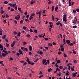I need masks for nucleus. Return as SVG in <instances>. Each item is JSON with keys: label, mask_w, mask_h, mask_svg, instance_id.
I'll list each match as a JSON object with an SVG mask.
<instances>
[{"label": "nucleus", "mask_w": 79, "mask_h": 79, "mask_svg": "<svg viewBox=\"0 0 79 79\" xmlns=\"http://www.w3.org/2000/svg\"><path fill=\"white\" fill-rule=\"evenodd\" d=\"M63 21H64L65 23H66L67 21V20L66 19V15L64 14L63 16Z\"/></svg>", "instance_id": "f257e3e1"}, {"label": "nucleus", "mask_w": 79, "mask_h": 79, "mask_svg": "<svg viewBox=\"0 0 79 79\" xmlns=\"http://www.w3.org/2000/svg\"><path fill=\"white\" fill-rule=\"evenodd\" d=\"M15 18L16 20H19L20 18V16L17 15V16H15Z\"/></svg>", "instance_id": "f03ea898"}, {"label": "nucleus", "mask_w": 79, "mask_h": 79, "mask_svg": "<svg viewBox=\"0 0 79 79\" xmlns=\"http://www.w3.org/2000/svg\"><path fill=\"white\" fill-rule=\"evenodd\" d=\"M0 48L1 51H2L3 50V46L2 44H0Z\"/></svg>", "instance_id": "7ed1b4c3"}, {"label": "nucleus", "mask_w": 79, "mask_h": 79, "mask_svg": "<svg viewBox=\"0 0 79 79\" xmlns=\"http://www.w3.org/2000/svg\"><path fill=\"white\" fill-rule=\"evenodd\" d=\"M49 60H47V62L44 64V65H47V64H49Z\"/></svg>", "instance_id": "20e7f679"}, {"label": "nucleus", "mask_w": 79, "mask_h": 79, "mask_svg": "<svg viewBox=\"0 0 79 79\" xmlns=\"http://www.w3.org/2000/svg\"><path fill=\"white\" fill-rule=\"evenodd\" d=\"M32 46L31 45L29 47V50L30 52H32Z\"/></svg>", "instance_id": "39448f33"}, {"label": "nucleus", "mask_w": 79, "mask_h": 79, "mask_svg": "<svg viewBox=\"0 0 79 79\" xmlns=\"http://www.w3.org/2000/svg\"><path fill=\"white\" fill-rule=\"evenodd\" d=\"M46 61H47V60L46 59H43V61H42V63L43 64H45V63H46Z\"/></svg>", "instance_id": "423d86ee"}, {"label": "nucleus", "mask_w": 79, "mask_h": 79, "mask_svg": "<svg viewBox=\"0 0 79 79\" xmlns=\"http://www.w3.org/2000/svg\"><path fill=\"white\" fill-rule=\"evenodd\" d=\"M66 43L67 44H69L71 43V41H70V40H66Z\"/></svg>", "instance_id": "0eeeda50"}, {"label": "nucleus", "mask_w": 79, "mask_h": 79, "mask_svg": "<svg viewBox=\"0 0 79 79\" xmlns=\"http://www.w3.org/2000/svg\"><path fill=\"white\" fill-rule=\"evenodd\" d=\"M2 52L5 53L6 54H8V52L6 50H3Z\"/></svg>", "instance_id": "6e6552de"}, {"label": "nucleus", "mask_w": 79, "mask_h": 79, "mask_svg": "<svg viewBox=\"0 0 79 79\" xmlns=\"http://www.w3.org/2000/svg\"><path fill=\"white\" fill-rule=\"evenodd\" d=\"M32 19H33V17L31 15L29 18V19L30 20V21H31L32 20Z\"/></svg>", "instance_id": "1a4fd4ad"}, {"label": "nucleus", "mask_w": 79, "mask_h": 79, "mask_svg": "<svg viewBox=\"0 0 79 79\" xmlns=\"http://www.w3.org/2000/svg\"><path fill=\"white\" fill-rule=\"evenodd\" d=\"M16 4L14 3V4H12V6H11V7H15V6H16Z\"/></svg>", "instance_id": "9d476101"}, {"label": "nucleus", "mask_w": 79, "mask_h": 79, "mask_svg": "<svg viewBox=\"0 0 79 79\" xmlns=\"http://www.w3.org/2000/svg\"><path fill=\"white\" fill-rule=\"evenodd\" d=\"M51 71H52V69L51 68H50V69H48V72H50Z\"/></svg>", "instance_id": "9b49d317"}, {"label": "nucleus", "mask_w": 79, "mask_h": 79, "mask_svg": "<svg viewBox=\"0 0 79 79\" xmlns=\"http://www.w3.org/2000/svg\"><path fill=\"white\" fill-rule=\"evenodd\" d=\"M58 6L56 7L55 8V11H57V10H58Z\"/></svg>", "instance_id": "f8f14e48"}, {"label": "nucleus", "mask_w": 79, "mask_h": 79, "mask_svg": "<svg viewBox=\"0 0 79 79\" xmlns=\"http://www.w3.org/2000/svg\"><path fill=\"white\" fill-rule=\"evenodd\" d=\"M26 28H27V27H25V26H24L23 27V29H24L25 31H26Z\"/></svg>", "instance_id": "ddd939ff"}, {"label": "nucleus", "mask_w": 79, "mask_h": 79, "mask_svg": "<svg viewBox=\"0 0 79 79\" xmlns=\"http://www.w3.org/2000/svg\"><path fill=\"white\" fill-rule=\"evenodd\" d=\"M35 0L33 2H31L30 3L31 5H33L34 3H35Z\"/></svg>", "instance_id": "4468645a"}, {"label": "nucleus", "mask_w": 79, "mask_h": 79, "mask_svg": "<svg viewBox=\"0 0 79 79\" xmlns=\"http://www.w3.org/2000/svg\"><path fill=\"white\" fill-rule=\"evenodd\" d=\"M63 42L64 44H66V41H65V38H64Z\"/></svg>", "instance_id": "2eb2a0df"}, {"label": "nucleus", "mask_w": 79, "mask_h": 79, "mask_svg": "<svg viewBox=\"0 0 79 79\" xmlns=\"http://www.w3.org/2000/svg\"><path fill=\"white\" fill-rule=\"evenodd\" d=\"M18 10L20 12H22V11H21V8L18 7Z\"/></svg>", "instance_id": "dca6fc26"}, {"label": "nucleus", "mask_w": 79, "mask_h": 79, "mask_svg": "<svg viewBox=\"0 0 79 79\" xmlns=\"http://www.w3.org/2000/svg\"><path fill=\"white\" fill-rule=\"evenodd\" d=\"M60 21H58L56 23V24L57 25H59V24H60Z\"/></svg>", "instance_id": "f3484780"}, {"label": "nucleus", "mask_w": 79, "mask_h": 79, "mask_svg": "<svg viewBox=\"0 0 79 79\" xmlns=\"http://www.w3.org/2000/svg\"><path fill=\"white\" fill-rule=\"evenodd\" d=\"M52 19L53 21H55V18H54V16L53 15H52Z\"/></svg>", "instance_id": "a211bd4d"}, {"label": "nucleus", "mask_w": 79, "mask_h": 79, "mask_svg": "<svg viewBox=\"0 0 79 79\" xmlns=\"http://www.w3.org/2000/svg\"><path fill=\"white\" fill-rule=\"evenodd\" d=\"M55 66L57 68H58L59 66H58V64H57V62H56Z\"/></svg>", "instance_id": "6ab92c4d"}, {"label": "nucleus", "mask_w": 79, "mask_h": 79, "mask_svg": "<svg viewBox=\"0 0 79 79\" xmlns=\"http://www.w3.org/2000/svg\"><path fill=\"white\" fill-rule=\"evenodd\" d=\"M71 70L72 71H74V69L73 67L71 68Z\"/></svg>", "instance_id": "aec40b11"}, {"label": "nucleus", "mask_w": 79, "mask_h": 79, "mask_svg": "<svg viewBox=\"0 0 79 79\" xmlns=\"http://www.w3.org/2000/svg\"><path fill=\"white\" fill-rule=\"evenodd\" d=\"M72 28L73 29H76V28H77V26L76 25H75L72 27Z\"/></svg>", "instance_id": "412c9836"}, {"label": "nucleus", "mask_w": 79, "mask_h": 79, "mask_svg": "<svg viewBox=\"0 0 79 79\" xmlns=\"http://www.w3.org/2000/svg\"><path fill=\"white\" fill-rule=\"evenodd\" d=\"M64 58H66V57H67V56L64 53Z\"/></svg>", "instance_id": "4be33fe9"}, {"label": "nucleus", "mask_w": 79, "mask_h": 79, "mask_svg": "<svg viewBox=\"0 0 79 79\" xmlns=\"http://www.w3.org/2000/svg\"><path fill=\"white\" fill-rule=\"evenodd\" d=\"M4 12H5V11L2 10H1L0 11V13L1 14H3V13H4Z\"/></svg>", "instance_id": "5701e85b"}, {"label": "nucleus", "mask_w": 79, "mask_h": 79, "mask_svg": "<svg viewBox=\"0 0 79 79\" xmlns=\"http://www.w3.org/2000/svg\"><path fill=\"white\" fill-rule=\"evenodd\" d=\"M54 10H55V8L54 7V6H52V11H54Z\"/></svg>", "instance_id": "b1692460"}, {"label": "nucleus", "mask_w": 79, "mask_h": 79, "mask_svg": "<svg viewBox=\"0 0 79 79\" xmlns=\"http://www.w3.org/2000/svg\"><path fill=\"white\" fill-rule=\"evenodd\" d=\"M17 36L18 37H19L20 35H21V32H19V33L17 35Z\"/></svg>", "instance_id": "393cba45"}, {"label": "nucleus", "mask_w": 79, "mask_h": 79, "mask_svg": "<svg viewBox=\"0 0 79 79\" xmlns=\"http://www.w3.org/2000/svg\"><path fill=\"white\" fill-rule=\"evenodd\" d=\"M6 37V35H4L2 37V38L3 39H5V38Z\"/></svg>", "instance_id": "a878e982"}, {"label": "nucleus", "mask_w": 79, "mask_h": 79, "mask_svg": "<svg viewBox=\"0 0 79 79\" xmlns=\"http://www.w3.org/2000/svg\"><path fill=\"white\" fill-rule=\"evenodd\" d=\"M6 47H9L10 46V44L7 43L6 44Z\"/></svg>", "instance_id": "bb28decb"}, {"label": "nucleus", "mask_w": 79, "mask_h": 79, "mask_svg": "<svg viewBox=\"0 0 79 79\" xmlns=\"http://www.w3.org/2000/svg\"><path fill=\"white\" fill-rule=\"evenodd\" d=\"M2 55L3 57H5V54L4 53H2Z\"/></svg>", "instance_id": "cd10ccee"}, {"label": "nucleus", "mask_w": 79, "mask_h": 79, "mask_svg": "<svg viewBox=\"0 0 79 79\" xmlns=\"http://www.w3.org/2000/svg\"><path fill=\"white\" fill-rule=\"evenodd\" d=\"M49 27L51 28H53V24L52 25L51 24H50L49 25Z\"/></svg>", "instance_id": "c85d7f7f"}, {"label": "nucleus", "mask_w": 79, "mask_h": 79, "mask_svg": "<svg viewBox=\"0 0 79 79\" xmlns=\"http://www.w3.org/2000/svg\"><path fill=\"white\" fill-rule=\"evenodd\" d=\"M23 20H21L20 22V24H23Z\"/></svg>", "instance_id": "c756f323"}, {"label": "nucleus", "mask_w": 79, "mask_h": 79, "mask_svg": "<svg viewBox=\"0 0 79 79\" xmlns=\"http://www.w3.org/2000/svg\"><path fill=\"white\" fill-rule=\"evenodd\" d=\"M71 3L72 6L74 4V3H75V2H73V1L71 2Z\"/></svg>", "instance_id": "7c9ffc66"}, {"label": "nucleus", "mask_w": 79, "mask_h": 79, "mask_svg": "<svg viewBox=\"0 0 79 79\" xmlns=\"http://www.w3.org/2000/svg\"><path fill=\"white\" fill-rule=\"evenodd\" d=\"M73 54H75L76 55V51H74V50H73Z\"/></svg>", "instance_id": "2f4dec72"}, {"label": "nucleus", "mask_w": 79, "mask_h": 79, "mask_svg": "<svg viewBox=\"0 0 79 79\" xmlns=\"http://www.w3.org/2000/svg\"><path fill=\"white\" fill-rule=\"evenodd\" d=\"M70 44H69V45H70V46H73V45H74V44L72 43H70Z\"/></svg>", "instance_id": "473e14b6"}, {"label": "nucleus", "mask_w": 79, "mask_h": 79, "mask_svg": "<svg viewBox=\"0 0 79 79\" xmlns=\"http://www.w3.org/2000/svg\"><path fill=\"white\" fill-rule=\"evenodd\" d=\"M27 44V43L26 42H23V44L24 45H26V44Z\"/></svg>", "instance_id": "72a5a7b5"}, {"label": "nucleus", "mask_w": 79, "mask_h": 79, "mask_svg": "<svg viewBox=\"0 0 79 79\" xmlns=\"http://www.w3.org/2000/svg\"><path fill=\"white\" fill-rule=\"evenodd\" d=\"M73 13H74V14H75V13H76V10H73Z\"/></svg>", "instance_id": "f704fd0d"}, {"label": "nucleus", "mask_w": 79, "mask_h": 79, "mask_svg": "<svg viewBox=\"0 0 79 79\" xmlns=\"http://www.w3.org/2000/svg\"><path fill=\"white\" fill-rule=\"evenodd\" d=\"M21 50H23V51H24V47H21Z\"/></svg>", "instance_id": "c9c22d12"}, {"label": "nucleus", "mask_w": 79, "mask_h": 79, "mask_svg": "<svg viewBox=\"0 0 79 79\" xmlns=\"http://www.w3.org/2000/svg\"><path fill=\"white\" fill-rule=\"evenodd\" d=\"M4 4H8V2L7 1H4L3 2Z\"/></svg>", "instance_id": "e433bc0d"}, {"label": "nucleus", "mask_w": 79, "mask_h": 79, "mask_svg": "<svg viewBox=\"0 0 79 79\" xmlns=\"http://www.w3.org/2000/svg\"><path fill=\"white\" fill-rule=\"evenodd\" d=\"M72 76L73 77H76V75H75L74 73H72Z\"/></svg>", "instance_id": "4c0bfd02"}, {"label": "nucleus", "mask_w": 79, "mask_h": 79, "mask_svg": "<svg viewBox=\"0 0 79 79\" xmlns=\"http://www.w3.org/2000/svg\"><path fill=\"white\" fill-rule=\"evenodd\" d=\"M39 60V59L37 58V59L35 60L34 61V62H35V63L36 62H37V61Z\"/></svg>", "instance_id": "58836bf2"}, {"label": "nucleus", "mask_w": 79, "mask_h": 79, "mask_svg": "<svg viewBox=\"0 0 79 79\" xmlns=\"http://www.w3.org/2000/svg\"><path fill=\"white\" fill-rule=\"evenodd\" d=\"M24 50H25L26 51H27V52L28 51V49H27V48H24Z\"/></svg>", "instance_id": "ea45409f"}, {"label": "nucleus", "mask_w": 79, "mask_h": 79, "mask_svg": "<svg viewBox=\"0 0 79 79\" xmlns=\"http://www.w3.org/2000/svg\"><path fill=\"white\" fill-rule=\"evenodd\" d=\"M33 32H35V33H37V30H35L33 31Z\"/></svg>", "instance_id": "a19ab883"}, {"label": "nucleus", "mask_w": 79, "mask_h": 79, "mask_svg": "<svg viewBox=\"0 0 79 79\" xmlns=\"http://www.w3.org/2000/svg\"><path fill=\"white\" fill-rule=\"evenodd\" d=\"M48 45L49 47H51V46L52 47V44L51 43H49L48 44Z\"/></svg>", "instance_id": "79ce46f5"}, {"label": "nucleus", "mask_w": 79, "mask_h": 79, "mask_svg": "<svg viewBox=\"0 0 79 79\" xmlns=\"http://www.w3.org/2000/svg\"><path fill=\"white\" fill-rule=\"evenodd\" d=\"M39 16H41V11H40L39 12Z\"/></svg>", "instance_id": "37998d69"}, {"label": "nucleus", "mask_w": 79, "mask_h": 79, "mask_svg": "<svg viewBox=\"0 0 79 79\" xmlns=\"http://www.w3.org/2000/svg\"><path fill=\"white\" fill-rule=\"evenodd\" d=\"M30 31L31 33V32H33V31H32V30L31 29H30Z\"/></svg>", "instance_id": "c03bdc74"}, {"label": "nucleus", "mask_w": 79, "mask_h": 79, "mask_svg": "<svg viewBox=\"0 0 79 79\" xmlns=\"http://www.w3.org/2000/svg\"><path fill=\"white\" fill-rule=\"evenodd\" d=\"M60 61H61V60H58L57 61V63H60Z\"/></svg>", "instance_id": "a18cd8bd"}, {"label": "nucleus", "mask_w": 79, "mask_h": 79, "mask_svg": "<svg viewBox=\"0 0 79 79\" xmlns=\"http://www.w3.org/2000/svg\"><path fill=\"white\" fill-rule=\"evenodd\" d=\"M56 19V21H58V20H59V19H58V18H56L55 19Z\"/></svg>", "instance_id": "49530a36"}, {"label": "nucleus", "mask_w": 79, "mask_h": 79, "mask_svg": "<svg viewBox=\"0 0 79 79\" xmlns=\"http://www.w3.org/2000/svg\"><path fill=\"white\" fill-rule=\"evenodd\" d=\"M5 40L7 42H8V39H6V38L5 39Z\"/></svg>", "instance_id": "de8ad7c7"}, {"label": "nucleus", "mask_w": 79, "mask_h": 79, "mask_svg": "<svg viewBox=\"0 0 79 79\" xmlns=\"http://www.w3.org/2000/svg\"><path fill=\"white\" fill-rule=\"evenodd\" d=\"M58 68H57L56 69V70L54 72V73H56V72H57V71H58Z\"/></svg>", "instance_id": "09e8293b"}, {"label": "nucleus", "mask_w": 79, "mask_h": 79, "mask_svg": "<svg viewBox=\"0 0 79 79\" xmlns=\"http://www.w3.org/2000/svg\"><path fill=\"white\" fill-rule=\"evenodd\" d=\"M40 55H42L43 54V52H42L40 51Z\"/></svg>", "instance_id": "8fccbe9b"}, {"label": "nucleus", "mask_w": 79, "mask_h": 79, "mask_svg": "<svg viewBox=\"0 0 79 79\" xmlns=\"http://www.w3.org/2000/svg\"><path fill=\"white\" fill-rule=\"evenodd\" d=\"M14 22L16 24H17V21H16V20H14Z\"/></svg>", "instance_id": "3c124183"}, {"label": "nucleus", "mask_w": 79, "mask_h": 79, "mask_svg": "<svg viewBox=\"0 0 79 79\" xmlns=\"http://www.w3.org/2000/svg\"><path fill=\"white\" fill-rule=\"evenodd\" d=\"M27 64V63L25 62V63H24L23 64V66H26Z\"/></svg>", "instance_id": "603ef678"}, {"label": "nucleus", "mask_w": 79, "mask_h": 79, "mask_svg": "<svg viewBox=\"0 0 79 79\" xmlns=\"http://www.w3.org/2000/svg\"><path fill=\"white\" fill-rule=\"evenodd\" d=\"M14 35H16V34H17V32L16 31L14 32Z\"/></svg>", "instance_id": "864d4df0"}, {"label": "nucleus", "mask_w": 79, "mask_h": 79, "mask_svg": "<svg viewBox=\"0 0 79 79\" xmlns=\"http://www.w3.org/2000/svg\"><path fill=\"white\" fill-rule=\"evenodd\" d=\"M26 18H27V19H28L29 18V15H28L27 16H26Z\"/></svg>", "instance_id": "5fc2aeb1"}, {"label": "nucleus", "mask_w": 79, "mask_h": 79, "mask_svg": "<svg viewBox=\"0 0 79 79\" xmlns=\"http://www.w3.org/2000/svg\"><path fill=\"white\" fill-rule=\"evenodd\" d=\"M75 21H76V22L77 21V18H76V17L74 18V20Z\"/></svg>", "instance_id": "6e6d98bb"}, {"label": "nucleus", "mask_w": 79, "mask_h": 79, "mask_svg": "<svg viewBox=\"0 0 79 79\" xmlns=\"http://www.w3.org/2000/svg\"><path fill=\"white\" fill-rule=\"evenodd\" d=\"M39 74H43V73H42V72L40 71L39 73Z\"/></svg>", "instance_id": "4d7b16f0"}, {"label": "nucleus", "mask_w": 79, "mask_h": 79, "mask_svg": "<svg viewBox=\"0 0 79 79\" xmlns=\"http://www.w3.org/2000/svg\"><path fill=\"white\" fill-rule=\"evenodd\" d=\"M53 45H56V43L54 42H53Z\"/></svg>", "instance_id": "13d9d810"}, {"label": "nucleus", "mask_w": 79, "mask_h": 79, "mask_svg": "<svg viewBox=\"0 0 79 79\" xmlns=\"http://www.w3.org/2000/svg\"><path fill=\"white\" fill-rule=\"evenodd\" d=\"M45 48L46 49V50H48V48H49V47H45Z\"/></svg>", "instance_id": "bf43d9fd"}, {"label": "nucleus", "mask_w": 79, "mask_h": 79, "mask_svg": "<svg viewBox=\"0 0 79 79\" xmlns=\"http://www.w3.org/2000/svg\"><path fill=\"white\" fill-rule=\"evenodd\" d=\"M35 14L33 13L31 15V16H35Z\"/></svg>", "instance_id": "052dcab7"}, {"label": "nucleus", "mask_w": 79, "mask_h": 79, "mask_svg": "<svg viewBox=\"0 0 79 79\" xmlns=\"http://www.w3.org/2000/svg\"><path fill=\"white\" fill-rule=\"evenodd\" d=\"M27 36L28 37H30V35L29 34H27Z\"/></svg>", "instance_id": "680f3d73"}, {"label": "nucleus", "mask_w": 79, "mask_h": 79, "mask_svg": "<svg viewBox=\"0 0 79 79\" xmlns=\"http://www.w3.org/2000/svg\"><path fill=\"white\" fill-rule=\"evenodd\" d=\"M48 4H51L52 3V2L49 1L48 2Z\"/></svg>", "instance_id": "e2e57ef3"}, {"label": "nucleus", "mask_w": 79, "mask_h": 79, "mask_svg": "<svg viewBox=\"0 0 79 79\" xmlns=\"http://www.w3.org/2000/svg\"><path fill=\"white\" fill-rule=\"evenodd\" d=\"M14 10L13 9V8H11V9L10 11H13Z\"/></svg>", "instance_id": "0e129e2a"}, {"label": "nucleus", "mask_w": 79, "mask_h": 79, "mask_svg": "<svg viewBox=\"0 0 79 79\" xmlns=\"http://www.w3.org/2000/svg\"><path fill=\"white\" fill-rule=\"evenodd\" d=\"M10 61H11L12 60H13V58L11 57L10 58Z\"/></svg>", "instance_id": "69168bd1"}, {"label": "nucleus", "mask_w": 79, "mask_h": 79, "mask_svg": "<svg viewBox=\"0 0 79 79\" xmlns=\"http://www.w3.org/2000/svg\"><path fill=\"white\" fill-rule=\"evenodd\" d=\"M28 62V64H31V63H32L31 62V61H29Z\"/></svg>", "instance_id": "338daca9"}, {"label": "nucleus", "mask_w": 79, "mask_h": 79, "mask_svg": "<svg viewBox=\"0 0 79 79\" xmlns=\"http://www.w3.org/2000/svg\"><path fill=\"white\" fill-rule=\"evenodd\" d=\"M76 11H77V12H79V9H77L76 10Z\"/></svg>", "instance_id": "774afa93"}]
</instances>
